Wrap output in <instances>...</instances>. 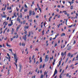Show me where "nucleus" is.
Listing matches in <instances>:
<instances>
[{"label":"nucleus","instance_id":"f257e3e1","mask_svg":"<svg viewBox=\"0 0 78 78\" xmlns=\"http://www.w3.org/2000/svg\"><path fill=\"white\" fill-rule=\"evenodd\" d=\"M14 58L15 61V62L16 63H17V60H18V58L17 57V55H16V54H15L14 55Z\"/></svg>","mask_w":78,"mask_h":78},{"label":"nucleus","instance_id":"f03ea898","mask_svg":"<svg viewBox=\"0 0 78 78\" xmlns=\"http://www.w3.org/2000/svg\"><path fill=\"white\" fill-rule=\"evenodd\" d=\"M48 55H46L45 57V62H46L48 61Z\"/></svg>","mask_w":78,"mask_h":78},{"label":"nucleus","instance_id":"7ed1b4c3","mask_svg":"<svg viewBox=\"0 0 78 78\" xmlns=\"http://www.w3.org/2000/svg\"><path fill=\"white\" fill-rule=\"evenodd\" d=\"M66 52L65 51L64 53V54L63 52H62L61 54V55L62 56V57H63L64 56V55H65V56H66Z\"/></svg>","mask_w":78,"mask_h":78},{"label":"nucleus","instance_id":"20e7f679","mask_svg":"<svg viewBox=\"0 0 78 78\" xmlns=\"http://www.w3.org/2000/svg\"><path fill=\"white\" fill-rule=\"evenodd\" d=\"M27 35H25L24 37L23 36V39L24 40V41H26L27 40Z\"/></svg>","mask_w":78,"mask_h":78},{"label":"nucleus","instance_id":"39448f33","mask_svg":"<svg viewBox=\"0 0 78 78\" xmlns=\"http://www.w3.org/2000/svg\"><path fill=\"white\" fill-rule=\"evenodd\" d=\"M62 61V59H61V61H59V65H57V67H59V66H60V65H61V61Z\"/></svg>","mask_w":78,"mask_h":78},{"label":"nucleus","instance_id":"423d86ee","mask_svg":"<svg viewBox=\"0 0 78 78\" xmlns=\"http://www.w3.org/2000/svg\"><path fill=\"white\" fill-rule=\"evenodd\" d=\"M71 47H72V46H69V47L68 48V49H67V50H71Z\"/></svg>","mask_w":78,"mask_h":78},{"label":"nucleus","instance_id":"0eeeda50","mask_svg":"<svg viewBox=\"0 0 78 78\" xmlns=\"http://www.w3.org/2000/svg\"><path fill=\"white\" fill-rule=\"evenodd\" d=\"M39 60L40 61V62H42V57H41L40 58Z\"/></svg>","mask_w":78,"mask_h":78},{"label":"nucleus","instance_id":"6e6552de","mask_svg":"<svg viewBox=\"0 0 78 78\" xmlns=\"http://www.w3.org/2000/svg\"><path fill=\"white\" fill-rule=\"evenodd\" d=\"M64 70H63L62 71V73L60 75V78H62V76H61V75H62V74H63V73H64Z\"/></svg>","mask_w":78,"mask_h":78},{"label":"nucleus","instance_id":"1a4fd4ad","mask_svg":"<svg viewBox=\"0 0 78 78\" xmlns=\"http://www.w3.org/2000/svg\"><path fill=\"white\" fill-rule=\"evenodd\" d=\"M66 35V34L64 33H62V34H61V36L62 37V36H64Z\"/></svg>","mask_w":78,"mask_h":78},{"label":"nucleus","instance_id":"9d476101","mask_svg":"<svg viewBox=\"0 0 78 78\" xmlns=\"http://www.w3.org/2000/svg\"><path fill=\"white\" fill-rule=\"evenodd\" d=\"M17 21H18V22L19 21V23H20V19H19V18H17Z\"/></svg>","mask_w":78,"mask_h":78},{"label":"nucleus","instance_id":"9b49d317","mask_svg":"<svg viewBox=\"0 0 78 78\" xmlns=\"http://www.w3.org/2000/svg\"><path fill=\"white\" fill-rule=\"evenodd\" d=\"M28 26H25L24 27V29H28Z\"/></svg>","mask_w":78,"mask_h":78},{"label":"nucleus","instance_id":"f8f14e48","mask_svg":"<svg viewBox=\"0 0 78 78\" xmlns=\"http://www.w3.org/2000/svg\"><path fill=\"white\" fill-rule=\"evenodd\" d=\"M20 28V26H19L17 27L16 30V31L17 32L18 31V29H19V28Z\"/></svg>","mask_w":78,"mask_h":78},{"label":"nucleus","instance_id":"ddd939ff","mask_svg":"<svg viewBox=\"0 0 78 78\" xmlns=\"http://www.w3.org/2000/svg\"><path fill=\"white\" fill-rule=\"evenodd\" d=\"M19 67L20 70L22 69V65L20 64H19Z\"/></svg>","mask_w":78,"mask_h":78},{"label":"nucleus","instance_id":"4468645a","mask_svg":"<svg viewBox=\"0 0 78 78\" xmlns=\"http://www.w3.org/2000/svg\"><path fill=\"white\" fill-rule=\"evenodd\" d=\"M32 14L33 15V16H34V15H35V12H34V11H33L32 12Z\"/></svg>","mask_w":78,"mask_h":78},{"label":"nucleus","instance_id":"2eb2a0df","mask_svg":"<svg viewBox=\"0 0 78 78\" xmlns=\"http://www.w3.org/2000/svg\"><path fill=\"white\" fill-rule=\"evenodd\" d=\"M57 70H56V69H55V70L54 72V73H55V74H56L57 73Z\"/></svg>","mask_w":78,"mask_h":78},{"label":"nucleus","instance_id":"dca6fc26","mask_svg":"<svg viewBox=\"0 0 78 78\" xmlns=\"http://www.w3.org/2000/svg\"><path fill=\"white\" fill-rule=\"evenodd\" d=\"M13 15H14V16H15V17H16V12H15L13 13Z\"/></svg>","mask_w":78,"mask_h":78},{"label":"nucleus","instance_id":"f3484780","mask_svg":"<svg viewBox=\"0 0 78 78\" xmlns=\"http://www.w3.org/2000/svg\"><path fill=\"white\" fill-rule=\"evenodd\" d=\"M32 15V12L30 11V16H31Z\"/></svg>","mask_w":78,"mask_h":78},{"label":"nucleus","instance_id":"a211bd4d","mask_svg":"<svg viewBox=\"0 0 78 78\" xmlns=\"http://www.w3.org/2000/svg\"><path fill=\"white\" fill-rule=\"evenodd\" d=\"M57 37V35H55V37L53 38V40H55Z\"/></svg>","mask_w":78,"mask_h":78},{"label":"nucleus","instance_id":"6ab92c4d","mask_svg":"<svg viewBox=\"0 0 78 78\" xmlns=\"http://www.w3.org/2000/svg\"><path fill=\"white\" fill-rule=\"evenodd\" d=\"M20 18L22 17V13H20Z\"/></svg>","mask_w":78,"mask_h":78},{"label":"nucleus","instance_id":"aec40b11","mask_svg":"<svg viewBox=\"0 0 78 78\" xmlns=\"http://www.w3.org/2000/svg\"><path fill=\"white\" fill-rule=\"evenodd\" d=\"M2 18H6V15H4V16H3L2 15Z\"/></svg>","mask_w":78,"mask_h":78},{"label":"nucleus","instance_id":"412c9836","mask_svg":"<svg viewBox=\"0 0 78 78\" xmlns=\"http://www.w3.org/2000/svg\"><path fill=\"white\" fill-rule=\"evenodd\" d=\"M44 77V75L41 74V78H43Z\"/></svg>","mask_w":78,"mask_h":78},{"label":"nucleus","instance_id":"4be33fe9","mask_svg":"<svg viewBox=\"0 0 78 78\" xmlns=\"http://www.w3.org/2000/svg\"><path fill=\"white\" fill-rule=\"evenodd\" d=\"M42 65H41L40 66V69H41V68H42Z\"/></svg>","mask_w":78,"mask_h":78},{"label":"nucleus","instance_id":"5701e85b","mask_svg":"<svg viewBox=\"0 0 78 78\" xmlns=\"http://www.w3.org/2000/svg\"><path fill=\"white\" fill-rule=\"evenodd\" d=\"M8 25V23L7 22H5V25L6 26Z\"/></svg>","mask_w":78,"mask_h":78},{"label":"nucleus","instance_id":"b1692460","mask_svg":"<svg viewBox=\"0 0 78 78\" xmlns=\"http://www.w3.org/2000/svg\"><path fill=\"white\" fill-rule=\"evenodd\" d=\"M9 51H11V52L12 53V49H9Z\"/></svg>","mask_w":78,"mask_h":78},{"label":"nucleus","instance_id":"393cba45","mask_svg":"<svg viewBox=\"0 0 78 78\" xmlns=\"http://www.w3.org/2000/svg\"><path fill=\"white\" fill-rule=\"evenodd\" d=\"M6 45L7 47H10V45H8V43H6Z\"/></svg>","mask_w":78,"mask_h":78},{"label":"nucleus","instance_id":"a878e982","mask_svg":"<svg viewBox=\"0 0 78 78\" xmlns=\"http://www.w3.org/2000/svg\"><path fill=\"white\" fill-rule=\"evenodd\" d=\"M24 7H25V8H27V5L25 4Z\"/></svg>","mask_w":78,"mask_h":78},{"label":"nucleus","instance_id":"bb28decb","mask_svg":"<svg viewBox=\"0 0 78 78\" xmlns=\"http://www.w3.org/2000/svg\"><path fill=\"white\" fill-rule=\"evenodd\" d=\"M72 26H73V25H72L71 26H68V27L69 28H71V27H72Z\"/></svg>","mask_w":78,"mask_h":78},{"label":"nucleus","instance_id":"cd10ccee","mask_svg":"<svg viewBox=\"0 0 78 78\" xmlns=\"http://www.w3.org/2000/svg\"><path fill=\"white\" fill-rule=\"evenodd\" d=\"M73 6L72 5L70 9H73Z\"/></svg>","mask_w":78,"mask_h":78},{"label":"nucleus","instance_id":"c85d7f7f","mask_svg":"<svg viewBox=\"0 0 78 78\" xmlns=\"http://www.w3.org/2000/svg\"><path fill=\"white\" fill-rule=\"evenodd\" d=\"M34 63H35V62H36V58H34Z\"/></svg>","mask_w":78,"mask_h":78},{"label":"nucleus","instance_id":"c756f323","mask_svg":"<svg viewBox=\"0 0 78 78\" xmlns=\"http://www.w3.org/2000/svg\"><path fill=\"white\" fill-rule=\"evenodd\" d=\"M25 22H26V21L25 20H24L23 22V24H25Z\"/></svg>","mask_w":78,"mask_h":78},{"label":"nucleus","instance_id":"7c9ffc66","mask_svg":"<svg viewBox=\"0 0 78 78\" xmlns=\"http://www.w3.org/2000/svg\"><path fill=\"white\" fill-rule=\"evenodd\" d=\"M68 56H69V57H70V53H69L68 54Z\"/></svg>","mask_w":78,"mask_h":78},{"label":"nucleus","instance_id":"2f4dec72","mask_svg":"<svg viewBox=\"0 0 78 78\" xmlns=\"http://www.w3.org/2000/svg\"><path fill=\"white\" fill-rule=\"evenodd\" d=\"M11 24L12 25L13 24V23L12 22V20L11 21Z\"/></svg>","mask_w":78,"mask_h":78},{"label":"nucleus","instance_id":"473e14b6","mask_svg":"<svg viewBox=\"0 0 78 78\" xmlns=\"http://www.w3.org/2000/svg\"><path fill=\"white\" fill-rule=\"evenodd\" d=\"M39 62L38 61H37L36 62V64H39Z\"/></svg>","mask_w":78,"mask_h":78},{"label":"nucleus","instance_id":"72a5a7b5","mask_svg":"<svg viewBox=\"0 0 78 78\" xmlns=\"http://www.w3.org/2000/svg\"><path fill=\"white\" fill-rule=\"evenodd\" d=\"M16 9L17 10V11H19V9H18V7H16Z\"/></svg>","mask_w":78,"mask_h":78},{"label":"nucleus","instance_id":"f704fd0d","mask_svg":"<svg viewBox=\"0 0 78 78\" xmlns=\"http://www.w3.org/2000/svg\"><path fill=\"white\" fill-rule=\"evenodd\" d=\"M76 43V41L75 40H74L73 43V44H75Z\"/></svg>","mask_w":78,"mask_h":78},{"label":"nucleus","instance_id":"c9c22d12","mask_svg":"<svg viewBox=\"0 0 78 78\" xmlns=\"http://www.w3.org/2000/svg\"><path fill=\"white\" fill-rule=\"evenodd\" d=\"M24 12H27V9H24Z\"/></svg>","mask_w":78,"mask_h":78},{"label":"nucleus","instance_id":"e433bc0d","mask_svg":"<svg viewBox=\"0 0 78 78\" xmlns=\"http://www.w3.org/2000/svg\"><path fill=\"white\" fill-rule=\"evenodd\" d=\"M47 73H46V71H45V72H44V76L45 75V74L46 75H47Z\"/></svg>","mask_w":78,"mask_h":78},{"label":"nucleus","instance_id":"4c0bfd02","mask_svg":"<svg viewBox=\"0 0 78 78\" xmlns=\"http://www.w3.org/2000/svg\"><path fill=\"white\" fill-rule=\"evenodd\" d=\"M38 9L39 10V11H41V8H40L39 7L38 8Z\"/></svg>","mask_w":78,"mask_h":78},{"label":"nucleus","instance_id":"58836bf2","mask_svg":"<svg viewBox=\"0 0 78 78\" xmlns=\"http://www.w3.org/2000/svg\"><path fill=\"white\" fill-rule=\"evenodd\" d=\"M9 29H8L7 32H8V33H9Z\"/></svg>","mask_w":78,"mask_h":78},{"label":"nucleus","instance_id":"ea45409f","mask_svg":"<svg viewBox=\"0 0 78 78\" xmlns=\"http://www.w3.org/2000/svg\"><path fill=\"white\" fill-rule=\"evenodd\" d=\"M9 17H8L7 18V20H9Z\"/></svg>","mask_w":78,"mask_h":78},{"label":"nucleus","instance_id":"a19ab883","mask_svg":"<svg viewBox=\"0 0 78 78\" xmlns=\"http://www.w3.org/2000/svg\"><path fill=\"white\" fill-rule=\"evenodd\" d=\"M25 46V44H24L23 43H22V46Z\"/></svg>","mask_w":78,"mask_h":78},{"label":"nucleus","instance_id":"79ce46f5","mask_svg":"<svg viewBox=\"0 0 78 78\" xmlns=\"http://www.w3.org/2000/svg\"><path fill=\"white\" fill-rule=\"evenodd\" d=\"M36 50H37V51H38V49H37V48H36L35 49V51H36Z\"/></svg>","mask_w":78,"mask_h":78},{"label":"nucleus","instance_id":"37998d69","mask_svg":"<svg viewBox=\"0 0 78 78\" xmlns=\"http://www.w3.org/2000/svg\"><path fill=\"white\" fill-rule=\"evenodd\" d=\"M41 30H42L41 29H39L38 30L39 32H40L41 31Z\"/></svg>","mask_w":78,"mask_h":78},{"label":"nucleus","instance_id":"c03bdc74","mask_svg":"<svg viewBox=\"0 0 78 78\" xmlns=\"http://www.w3.org/2000/svg\"><path fill=\"white\" fill-rule=\"evenodd\" d=\"M69 75V74L68 73H67L66 74V76H68Z\"/></svg>","mask_w":78,"mask_h":78},{"label":"nucleus","instance_id":"a18cd8bd","mask_svg":"<svg viewBox=\"0 0 78 78\" xmlns=\"http://www.w3.org/2000/svg\"><path fill=\"white\" fill-rule=\"evenodd\" d=\"M73 54H72L71 55V58H72V57H73Z\"/></svg>","mask_w":78,"mask_h":78},{"label":"nucleus","instance_id":"49530a36","mask_svg":"<svg viewBox=\"0 0 78 78\" xmlns=\"http://www.w3.org/2000/svg\"><path fill=\"white\" fill-rule=\"evenodd\" d=\"M69 59V58H67L66 60V62H67L68 61V60Z\"/></svg>","mask_w":78,"mask_h":78},{"label":"nucleus","instance_id":"de8ad7c7","mask_svg":"<svg viewBox=\"0 0 78 78\" xmlns=\"http://www.w3.org/2000/svg\"><path fill=\"white\" fill-rule=\"evenodd\" d=\"M34 55H33V56L32 57V59H34Z\"/></svg>","mask_w":78,"mask_h":78},{"label":"nucleus","instance_id":"09e8293b","mask_svg":"<svg viewBox=\"0 0 78 78\" xmlns=\"http://www.w3.org/2000/svg\"><path fill=\"white\" fill-rule=\"evenodd\" d=\"M67 14V12H66H66H65V14L66 15V14Z\"/></svg>","mask_w":78,"mask_h":78},{"label":"nucleus","instance_id":"8fccbe9b","mask_svg":"<svg viewBox=\"0 0 78 78\" xmlns=\"http://www.w3.org/2000/svg\"><path fill=\"white\" fill-rule=\"evenodd\" d=\"M56 46H57V43H56L55 44V47H56Z\"/></svg>","mask_w":78,"mask_h":78},{"label":"nucleus","instance_id":"3c124183","mask_svg":"<svg viewBox=\"0 0 78 78\" xmlns=\"http://www.w3.org/2000/svg\"><path fill=\"white\" fill-rule=\"evenodd\" d=\"M7 55L9 57L10 56L9 55V54L7 53Z\"/></svg>","mask_w":78,"mask_h":78},{"label":"nucleus","instance_id":"603ef678","mask_svg":"<svg viewBox=\"0 0 78 78\" xmlns=\"http://www.w3.org/2000/svg\"><path fill=\"white\" fill-rule=\"evenodd\" d=\"M11 41H12V40H13V38H11Z\"/></svg>","mask_w":78,"mask_h":78},{"label":"nucleus","instance_id":"864d4df0","mask_svg":"<svg viewBox=\"0 0 78 78\" xmlns=\"http://www.w3.org/2000/svg\"><path fill=\"white\" fill-rule=\"evenodd\" d=\"M55 62H56V60H55V59H54V62H53L55 63Z\"/></svg>","mask_w":78,"mask_h":78},{"label":"nucleus","instance_id":"5fc2aeb1","mask_svg":"<svg viewBox=\"0 0 78 78\" xmlns=\"http://www.w3.org/2000/svg\"><path fill=\"white\" fill-rule=\"evenodd\" d=\"M61 7V5H58V8H60Z\"/></svg>","mask_w":78,"mask_h":78},{"label":"nucleus","instance_id":"6e6d98bb","mask_svg":"<svg viewBox=\"0 0 78 78\" xmlns=\"http://www.w3.org/2000/svg\"><path fill=\"white\" fill-rule=\"evenodd\" d=\"M32 5H34V1H33L32 2Z\"/></svg>","mask_w":78,"mask_h":78},{"label":"nucleus","instance_id":"4d7b16f0","mask_svg":"<svg viewBox=\"0 0 78 78\" xmlns=\"http://www.w3.org/2000/svg\"><path fill=\"white\" fill-rule=\"evenodd\" d=\"M56 11L57 12H58V11H59V9H57Z\"/></svg>","mask_w":78,"mask_h":78},{"label":"nucleus","instance_id":"13d9d810","mask_svg":"<svg viewBox=\"0 0 78 78\" xmlns=\"http://www.w3.org/2000/svg\"><path fill=\"white\" fill-rule=\"evenodd\" d=\"M44 67H45V64H44L43 66V68H44Z\"/></svg>","mask_w":78,"mask_h":78},{"label":"nucleus","instance_id":"bf43d9fd","mask_svg":"<svg viewBox=\"0 0 78 78\" xmlns=\"http://www.w3.org/2000/svg\"><path fill=\"white\" fill-rule=\"evenodd\" d=\"M27 19H29V16L27 15Z\"/></svg>","mask_w":78,"mask_h":78},{"label":"nucleus","instance_id":"052dcab7","mask_svg":"<svg viewBox=\"0 0 78 78\" xmlns=\"http://www.w3.org/2000/svg\"><path fill=\"white\" fill-rule=\"evenodd\" d=\"M37 6L38 8H39V4H37Z\"/></svg>","mask_w":78,"mask_h":78},{"label":"nucleus","instance_id":"680f3d73","mask_svg":"<svg viewBox=\"0 0 78 78\" xmlns=\"http://www.w3.org/2000/svg\"><path fill=\"white\" fill-rule=\"evenodd\" d=\"M36 18H38V17H39V16L37 15V16H36Z\"/></svg>","mask_w":78,"mask_h":78},{"label":"nucleus","instance_id":"e2e57ef3","mask_svg":"<svg viewBox=\"0 0 78 78\" xmlns=\"http://www.w3.org/2000/svg\"><path fill=\"white\" fill-rule=\"evenodd\" d=\"M76 58H78V55H77L76 56Z\"/></svg>","mask_w":78,"mask_h":78},{"label":"nucleus","instance_id":"0e129e2a","mask_svg":"<svg viewBox=\"0 0 78 78\" xmlns=\"http://www.w3.org/2000/svg\"><path fill=\"white\" fill-rule=\"evenodd\" d=\"M65 1H63V4H65Z\"/></svg>","mask_w":78,"mask_h":78},{"label":"nucleus","instance_id":"69168bd1","mask_svg":"<svg viewBox=\"0 0 78 78\" xmlns=\"http://www.w3.org/2000/svg\"><path fill=\"white\" fill-rule=\"evenodd\" d=\"M75 58H74L73 59L72 61H74V60H75Z\"/></svg>","mask_w":78,"mask_h":78},{"label":"nucleus","instance_id":"338daca9","mask_svg":"<svg viewBox=\"0 0 78 78\" xmlns=\"http://www.w3.org/2000/svg\"><path fill=\"white\" fill-rule=\"evenodd\" d=\"M52 38L51 37H50V41H51Z\"/></svg>","mask_w":78,"mask_h":78},{"label":"nucleus","instance_id":"774afa93","mask_svg":"<svg viewBox=\"0 0 78 78\" xmlns=\"http://www.w3.org/2000/svg\"><path fill=\"white\" fill-rule=\"evenodd\" d=\"M11 25H12L11 24H9V26H11Z\"/></svg>","mask_w":78,"mask_h":78}]
</instances>
